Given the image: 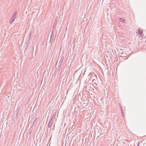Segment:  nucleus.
I'll list each match as a JSON object with an SVG mask.
<instances>
[{
	"instance_id": "obj_2",
	"label": "nucleus",
	"mask_w": 146,
	"mask_h": 146,
	"mask_svg": "<svg viewBox=\"0 0 146 146\" xmlns=\"http://www.w3.org/2000/svg\"><path fill=\"white\" fill-rule=\"evenodd\" d=\"M37 120H38V118L37 117H36L35 119H34V121L33 122V125H36L37 122Z\"/></svg>"
},
{
	"instance_id": "obj_9",
	"label": "nucleus",
	"mask_w": 146,
	"mask_h": 146,
	"mask_svg": "<svg viewBox=\"0 0 146 146\" xmlns=\"http://www.w3.org/2000/svg\"><path fill=\"white\" fill-rule=\"evenodd\" d=\"M140 36H139V38L140 40H142L143 38V34L140 35Z\"/></svg>"
},
{
	"instance_id": "obj_23",
	"label": "nucleus",
	"mask_w": 146,
	"mask_h": 146,
	"mask_svg": "<svg viewBox=\"0 0 146 146\" xmlns=\"http://www.w3.org/2000/svg\"><path fill=\"white\" fill-rule=\"evenodd\" d=\"M15 115H14V116H13V117H14Z\"/></svg>"
},
{
	"instance_id": "obj_3",
	"label": "nucleus",
	"mask_w": 146,
	"mask_h": 146,
	"mask_svg": "<svg viewBox=\"0 0 146 146\" xmlns=\"http://www.w3.org/2000/svg\"><path fill=\"white\" fill-rule=\"evenodd\" d=\"M17 15L18 12L17 11H16L14 13V15H13L12 17L14 19H16V17L17 16Z\"/></svg>"
},
{
	"instance_id": "obj_21",
	"label": "nucleus",
	"mask_w": 146,
	"mask_h": 146,
	"mask_svg": "<svg viewBox=\"0 0 146 146\" xmlns=\"http://www.w3.org/2000/svg\"><path fill=\"white\" fill-rule=\"evenodd\" d=\"M121 55H122V54H123L122 53H121Z\"/></svg>"
},
{
	"instance_id": "obj_6",
	"label": "nucleus",
	"mask_w": 146,
	"mask_h": 146,
	"mask_svg": "<svg viewBox=\"0 0 146 146\" xmlns=\"http://www.w3.org/2000/svg\"><path fill=\"white\" fill-rule=\"evenodd\" d=\"M118 20L119 21L122 22H124L125 21V20L121 18H119L118 19Z\"/></svg>"
},
{
	"instance_id": "obj_8",
	"label": "nucleus",
	"mask_w": 146,
	"mask_h": 146,
	"mask_svg": "<svg viewBox=\"0 0 146 146\" xmlns=\"http://www.w3.org/2000/svg\"><path fill=\"white\" fill-rule=\"evenodd\" d=\"M64 58V56H62L61 57V58L60 59L59 62L62 63V62L63 61Z\"/></svg>"
},
{
	"instance_id": "obj_20",
	"label": "nucleus",
	"mask_w": 146,
	"mask_h": 146,
	"mask_svg": "<svg viewBox=\"0 0 146 146\" xmlns=\"http://www.w3.org/2000/svg\"><path fill=\"white\" fill-rule=\"evenodd\" d=\"M121 55H122V54H123L122 53H121Z\"/></svg>"
},
{
	"instance_id": "obj_7",
	"label": "nucleus",
	"mask_w": 146,
	"mask_h": 146,
	"mask_svg": "<svg viewBox=\"0 0 146 146\" xmlns=\"http://www.w3.org/2000/svg\"><path fill=\"white\" fill-rule=\"evenodd\" d=\"M15 19H14L13 18H12V17H11V18L10 21V24H12L13 22L14 21V20H15Z\"/></svg>"
},
{
	"instance_id": "obj_12",
	"label": "nucleus",
	"mask_w": 146,
	"mask_h": 146,
	"mask_svg": "<svg viewBox=\"0 0 146 146\" xmlns=\"http://www.w3.org/2000/svg\"><path fill=\"white\" fill-rule=\"evenodd\" d=\"M31 37V36H30V35L28 36V38H27L28 39V41H29V40H30V39Z\"/></svg>"
},
{
	"instance_id": "obj_22",
	"label": "nucleus",
	"mask_w": 146,
	"mask_h": 146,
	"mask_svg": "<svg viewBox=\"0 0 146 146\" xmlns=\"http://www.w3.org/2000/svg\"><path fill=\"white\" fill-rule=\"evenodd\" d=\"M55 21H56V19H55Z\"/></svg>"
},
{
	"instance_id": "obj_18",
	"label": "nucleus",
	"mask_w": 146,
	"mask_h": 146,
	"mask_svg": "<svg viewBox=\"0 0 146 146\" xmlns=\"http://www.w3.org/2000/svg\"><path fill=\"white\" fill-rule=\"evenodd\" d=\"M31 132H32V131H31L29 132V133H30V134H31Z\"/></svg>"
},
{
	"instance_id": "obj_15",
	"label": "nucleus",
	"mask_w": 146,
	"mask_h": 146,
	"mask_svg": "<svg viewBox=\"0 0 146 146\" xmlns=\"http://www.w3.org/2000/svg\"><path fill=\"white\" fill-rule=\"evenodd\" d=\"M53 126H54V127L52 128V129H54V125Z\"/></svg>"
},
{
	"instance_id": "obj_10",
	"label": "nucleus",
	"mask_w": 146,
	"mask_h": 146,
	"mask_svg": "<svg viewBox=\"0 0 146 146\" xmlns=\"http://www.w3.org/2000/svg\"><path fill=\"white\" fill-rule=\"evenodd\" d=\"M33 33V31H30V32L29 34V35L31 36V35H32Z\"/></svg>"
},
{
	"instance_id": "obj_17",
	"label": "nucleus",
	"mask_w": 146,
	"mask_h": 146,
	"mask_svg": "<svg viewBox=\"0 0 146 146\" xmlns=\"http://www.w3.org/2000/svg\"><path fill=\"white\" fill-rule=\"evenodd\" d=\"M53 33V32H52V34H51V37H50V38H51V37H52V34Z\"/></svg>"
},
{
	"instance_id": "obj_11",
	"label": "nucleus",
	"mask_w": 146,
	"mask_h": 146,
	"mask_svg": "<svg viewBox=\"0 0 146 146\" xmlns=\"http://www.w3.org/2000/svg\"><path fill=\"white\" fill-rule=\"evenodd\" d=\"M62 64V62H59V63L58 64V66L60 67L61 65Z\"/></svg>"
},
{
	"instance_id": "obj_1",
	"label": "nucleus",
	"mask_w": 146,
	"mask_h": 146,
	"mask_svg": "<svg viewBox=\"0 0 146 146\" xmlns=\"http://www.w3.org/2000/svg\"><path fill=\"white\" fill-rule=\"evenodd\" d=\"M56 113L55 112L52 114L51 119L48 124V128H51V126L53 122L54 121V120L55 117V115Z\"/></svg>"
},
{
	"instance_id": "obj_14",
	"label": "nucleus",
	"mask_w": 146,
	"mask_h": 146,
	"mask_svg": "<svg viewBox=\"0 0 146 146\" xmlns=\"http://www.w3.org/2000/svg\"><path fill=\"white\" fill-rule=\"evenodd\" d=\"M75 127V126L73 125V126H72V127L71 129H72V128H74Z\"/></svg>"
},
{
	"instance_id": "obj_4",
	"label": "nucleus",
	"mask_w": 146,
	"mask_h": 146,
	"mask_svg": "<svg viewBox=\"0 0 146 146\" xmlns=\"http://www.w3.org/2000/svg\"><path fill=\"white\" fill-rule=\"evenodd\" d=\"M141 29L140 28H139L137 29V31L138 32V33L139 34V36L140 35L143 34V31L141 30L140 31Z\"/></svg>"
},
{
	"instance_id": "obj_5",
	"label": "nucleus",
	"mask_w": 146,
	"mask_h": 146,
	"mask_svg": "<svg viewBox=\"0 0 146 146\" xmlns=\"http://www.w3.org/2000/svg\"><path fill=\"white\" fill-rule=\"evenodd\" d=\"M60 67H57L56 68V69L55 71V74H57L58 73V71L60 70Z\"/></svg>"
},
{
	"instance_id": "obj_13",
	"label": "nucleus",
	"mask_w": 146,
	"mask_h": 146,
	"mask_svg": "<svg viewBox=\"0 0 146 146\" xmlns=\"http://www.w3.org/2000/svg\"><path fill=\"white\" fill-rule=\"evenodd\" d=\"M18 113V112L16 113V116H15L16 117H17V116Z\"/></svg>"
},
{
	"instance_id": "obj_16",
	"label": "nucleus",
	"mask_w": 146,
	"mask_h": 146,
	"mask_svg": "<svg viewBox=\"0 0 146 146\" xmlns=\"http://www.w3.org/2000/svg\"><path fill=\"white\" fill-rule=\"evenodd\" d=\"M53 33V32H52V34H51V37H50V38H51V37H52V34Z\"/></svg>"
},
{
	"instance_id": "obj_19",
	"label": "nucleus",
	"mask_w": 146,
	"mask_h": 146,
	"mask_svg": "<svg viewBox=\"0 0 146 146\" xmlns=\"http://www.w3.org/2000/svg\"><path fill=\"white\" fill-rule=\"evenodd\" d=\"M139 143L137 145V146H139Z\"/></svg>"
}]
</instances>
